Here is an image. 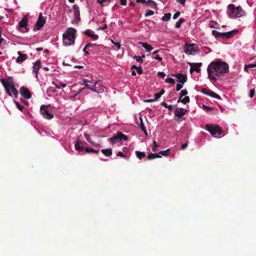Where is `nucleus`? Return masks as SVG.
Here are the masks:
<instances>
[{"instance_id":"obj_29","label":"nucleus","mask_w":256,"mask_h":256,"mask_svg":"<svg viewBox=\"0 0 256 256\" xmlns=\"http://www.w3.org/2000/svg\"><path fill=\"white\" fill-rule=\"evenodd\" d=\"M171 17L170 13H166L164 16L162 17V20L163 21H168V20Z\"/></svg>"},{"instance_id":"obj_28","label":"nucleus","mask_w":256,"mask_h":256,"mask_svg":"<svg viewBox=\"0 0 256 256\" xmlns=\"http://www.w3.org/2000/svg\"><path fill=\"white\" fill-rule=\"evenodd\" d=\"M202 92L203 94L209 96H212L211 94L213 92L212 90L206 88H202Z\"/></svg>"},{"instance_id":"obj_50","label":"nucleus","mask_w":256,"mask_h":256,"mask_svg":"<svg viewBox=\"0 0 256 256\" xmlns=\"http://www.w3.org/2000/svg\"><path fill=\"white\" fill-rule=\"evenodd\" d=\"M188 142L183 144L180 147V150L185 149L188 146Z\"/></svg>"},{"instance_id":"obj_17","label":"nucleus","mask_w":256,"mask_h":256,"mask_svg":"<svg viewBox=\"0 0 256 256\" xmlns=\"http://www.w3.org/2000/svg\"><path fill=\"white\" fill-rule=\"evenodd\" d=\"M72 8L74 10V16L75 20H80V12L79 10V7L77 4H74L72 6Z\"/></svg>"},{"instance_id":"obj_19","label":"nucleus","mask_w":256,"mask_h":256,"mask_svg":"<svg viewBox=\"0 0 256 256\" xmlns=\"http://www.w3.org/2000/svg\"><path fill=\"white\" fill-rule=\"evenodd\" d=\"M98 82L96 81L94 82L93 88H91V90L97 93H100L104 92V88L102 86L98 88L97 86L98 84Z\"/></svg>"},{"instance_id":"obj_23","label":"nucleus","mask_w":256,"mask_h":256,"mask_svg":"<svg viewBox=\"0 0 256 256\" xmlns=\"http://www.w3.org/2000/svg\"><path fill=\"white\" fill-rule=\"evenodd\" d=\"M161 158V156H160L159 154H153V153H150L147 156V158L148 160H152L155 158Z\"/></svg>"},{"instance_id":"obj_32","label":"nucleus","mask_w":256,"mask_h":256,"mask_svg":"<svg viewBox=\"0 0 256 256\" xmlns=\"http://www.w3.org/2000/svg\"><path fill=\"white\" fill-rule=\"evenodd\" d=\"M53 84L58 88H65L66 86V84H63L60 82H59L58 84H56L53 82Z\"/></svg>"},{"instance_id":"obj_42","label":"nucleus","mask_w":256,"mask_h":256,"mask_svg":"<svg viewBox=\"0 0 256 256\" xmlns=\"http://www.w3.org/2000/svg\"><path fill=\"white\" fill-rule=\"evenodd\" d=\"M188 94V92L186 90H182L180 92V98H182V96L186 95Z\"/></svg>"},{"instance_id":"obj_58","label":"nucleus","mask_w":256,"mask_h":256,"mask_svg":"<svg viewBox=\"0 0 256 256\" xmlns=\"http://www.w3.org/2000/svg\"><path fill=\"white\" fill-rule=\"evenodd\" d=\"M148 2L151 3V5L152 6H156V3L152 1L151 0H148Z\"/></svg>"},{"instance_id":"obj_35","label":"nucleus","mask_w":256,"mask_h":256,"mask_svg":"<svg viewBox=\"0 0 256 256\" xmlns=\"http://www.w3.org/2000/svg\"><path fill=\"white\" fill-rule=\"evenodd\" d=\"M154 12L152 10H146V13L145 14L146 16H148L153 15Z\"/></svg>"},{"instance_id":"obj_53","label":"nucleus","mask_w":256,"mask_h":256,"mask_svg":"<svg viewBox=\"0 0 256 256\" xmlns=\"http://www.w3.org/2000/svg\"><path fill=\"white\" fill-rule=\"evenodd\" d=\"M204 108L206 112H209V111H210V110H212L211 108H210L209 106H204Z\"/></svg>"},{"instance_id":"obj_25","label":"nucleus","mask_w":256,"mask_h":256,"mask_svg":"<svg viewBox=\"0 0 256 256\" xmlns=\"http://www.w3.org/2000/svg\"><path fill=\"white\" fill-rule=\"evenodd\" d=\"M164 90L162 89L160 90V92L156 93L154 94V100H155V101L157 100L164 93Z\"/></svg>"},{"instance_id":"obj_55","label":"nucleus","mask_w":256,"mask_h":256,"mask_svg":"<svg viewBox=\"0 0 256 256\" xmlns=\"http://www.w3.org/2000/svg\"><path fill=\"white\" fill-rule=\"evenodd\" d=\"M90 38H91L94 40H97L98 38V36L97 34H92V35H91Z\"/></svg>"},{"instance_id":"obj_34","label":"nucleus","mask_w":256,"mask_h":256,"mask_svg":"<svg viewBox=\"0 0 256 256\" xmlns=\"http://www.w3.org/2000/svg\"><path fill=\"white\" fill-rule=\"evenodd\" d=\"M169 150H170L169 149H167L166 150L160 151L158 152V154H160L164 156H167L168 155V152Z\"/></svg>"},{"instance_id":"obj_11","label":"nucleus","mask_w":256,"mask_h":256,"mask_svg":"<svg viewBox=\"0 0 256 256\" xmlns=\"http://www.w3.org/2000/svg\"><path fill=\"white\" fill-rule=\"evenodd\" d=\"M48 106L42 105L40 106V112L44 118L50 120L54 117V116L52 114L48 112Z\"/></svg>"},{"instance_id":"obj_4","label":"nucleus","mask_w":256,"mask_h":256,"mask_svg":"<svg viewBox=\"0 0 256 256\" xmlns=\"http://www.w3.org/2000/svg\"><path fill=\"white\" fill-rule=\"evenodd\" d=\"M228 14L231 18H240L244 16V11L240 6L235 7L234 4H230L228 6Z\"/></svg>"},{"instance_id":"obj_31","label":"nucleus","mask_w":256,"mask_h":256,"mask_svg":"<svg viewBox=\"0 0 256 256\" xmlns=\"http://www.w3.org/2000/svg\"><path fill=\"white\" fill-rule=\"evenodd\" d=\"M14 102L16 104V107L18 108V110H20L21 112H22L23 109L24 108V106H22V105H20L18 102H17V101L15 100H14Z\"/></svg>"},{"instance_id":"obj_5","label":"nucleus","mask_w":256,"mask_h":256,"mask_svg":"<svg viewBox=\"0 0 256 256\" xmlns=\"http://www.w3.org/2000/svg\"><path fill=\"white\" fill-rule=\"evenodd\" d=\"M238 30H233L226 32H220L216 30L212 31V34L216 38H220L222 39H228L234 36L238 32Z\"/></svg>"},{"instance_id":"obj_64","label":"nucleus","mask_w":256,"mask_h":256,"mask_svg":"<svg viewBox=\"0 0 256 256\" xmlns=\"http://www.w3.org/2000/svg\"><path fill=\"white\" fill-rule=\"evenodd\" d=\"M174 108V106H172V105H170V106H168V108L170 110H172Z\"/></svg>"},{"instance_id":"obj_39","label":"nucleus","mask_w":256,"mask_h":256,"mask_svg":"<svg viewBox=\"0 0 256 256\" xmlns=\"http://www.w3.org/2000/svg\"><path fill=\"white\" fill-rule=\"evenodd\" d=\"M84 138H86V139L87 140V141L90 144H91V142L92 141L91 140L90 135L86 133V134H84Z\"/></svg>"},{"instance_id":"obj_60","label":"nucleus","mask_w":256,"mask_h":256,"mask_svg":"<svg viewBox=\"0 0 256 256\" xmlns=\"http://www.w3.org/2000/svg\"><path fill=\"white\" fill-rule=\"evenodd\" d=\"M120 4L122 6H126V0H120Z\"/></svg>"},{"instance_id":"obj_21","label":"nucleus","mask_w":256,"mask_h":256,"mask_svg":"<svg viewBox=\"0 0 256 256\" xmlns=\"http://www.w3.org/2000/svg\"><path fill=\"white\" fill-rule=\"evenodd\" d=\"M140 44H141L148 52L151 51L153 49L152 46L146 42H140Z\"/></svg>"},{"instance_id":"obj_7","label":"nucleus","mask_w":256,"mask_h":256,"mask_svg":"<svg viewBox=\"0 0 256 256\" xmlns=\"http://www.w3.org/2000/svg\"><path fill=\"white\" fill-rule=\"evenodd\" d=\"M128 140V136L122 134V132H118L117 134L110 138V142L112 144L121 142Z\"/></svg>"},{"instance_id":"obj_8","label":"nucleus","mask_w":256,"mask_h":256,"mask_svg":"<svg viewBox=\"0 0 256 256\" xmlns=\"http://www.w3.org/2000/svg\"><path fill=\"white\" fill-rule=\"evenodd\" d=\"M184 52L187 54H194L197 51V46L196 44H188L186 43L184 44Z\"/></svg>"},{"instance_id":"obj_1","label":"nucleus","mask_w":256,"mask_h":256,"mask_svg":"<svg viewBox=\"0 0 256 256\" xmlns=\"http://www.w3.org/2000/svg\"><path fill=\"white\" fill-rule=\"evenodd\" d=\"M228 65L224 62L216 61L212 62L208 68V78L216 81L220 78L222 74L228 72Z\"/></svg>"},{"instance_id":"obj_44","label":"nucleus","mask_w":256,"mask_h":256,"mask_svg":"<svg viewBox=\"0 0 256 256\" xmlns=\"http://www.w3.org/2000/svg\"><path fill=\"white\" fill-rule=\"evenodd\" d=\"M254 67H256V64H248V66H245L244 69L248 71L247 68H254Z\"/></svg>"},{"instance_id":"obj_12","label":"nucleus","mask_w":256,"mask_h":256,"mask_svg":"<svg viewBox=\"0 0 256 256\" xmlns=\"http://www.w3.org/2000/svg\"><path fill=\"white\" fill-rule=\"evenodd\" d=\"M190 72L192 74L193 72L196 71V72H200V67L202 66V64L199 63H190Z\"/></svg>"},{"instance_id":"obj_3","label":"nucleus","mask_w":256,"mask_h":256,"mask_svg":"<svg viewBox=\"0 0 256 256\" xmlns=\"http://www.w3.org/2000/svg\"><path fill=\"white\" fill-rule=\"evenodd\" d=\"M76 30L73 28H69L63 34V42L65 46H70L74 43Z\"/></svg>"},{"instance_id":"obj_27","label":"nucleus","mask_w":256,"mask_h":256,"mask_svg":"<svg viewBox=\"0 0 256 256\" xmlns=\"http://www.w3.org/2000/svg\"><path fill=\"white\" fill-rule=\"evenodd\" d=\"M140 128L141 130L144 132L146 136H147L148 132H147L146 128L144 126V124L142 122V118H140Z\"/></svg>"},{"instance_id":"obj_13","label":"nucleus","mask_w":256,"mask_h":256,"mask_svg":"<svg viewBox=\"0 0 256 256\" xmlns=\"http://www.w3.org/2000/svg\"><path fill=\"white\" fill-rule=\"evenodd\" d=\"M20 94L26 99L31 98V94L29 90L25 87H22L20 90Z\"/></svg>"},{"instance_id":"obj_10","label":"nucleus","mask_w":256,"mask_h":256,"mask_svg":"<svg viewBox=\"0 0 256 256\" xmlns=\"http://www.w3.org/2000/svg\"><path fill=\"white\" fill-rule=\"evenodd\" d=\"M28 24V20L26 16L22 18L18 23V30L22 32H24L27 30V26Z\"/></svg>"},{"instance_id":"obj_16","label":"nucleus","mask_w":256,"mask_h":256,"mask_svg":"<svg viewBox=\"0 0 256 256\" xmlns=\"http://www.w3.org/2000/svg\"><path fill=\"white\" fill-rule=\"evenodd\" d=\"M41 68L40 61V60H37L35 63L34 66H33V70L32 72L35 74L36 78H38V74L40 69Z\"/></svg>"},{"instance_id":"obj_57","label":"nucleus","mask_w":256,"mask_h":256,"mask_svg":"<svg viewBox=\"0 0 256 256\" xmlns=\"http://www.w3.org/2000/svg\"><path fill=\"white\" fill-rule=\"evenodd\" d=\"M178 2L181 4H184L186 0H176Z\"/></svg>"},{"instance_id":"obj_38","label":"nucleus","mask_w":256,"mask_h":256,"mask_svg":"<svg viewBox=\"0 0 256 256\" xmlns=\"http://www.w3.org/2000/svg\"><path fill=\"white\" fill-rule=\"evenodd\" d=\"M92 46H96V44H92L91 42H89V43L87 44L84 48L82 51L86 50V48H89Z\"/></svg>"},{"instance_id":"obj_45","label":"nucleus","mask_w":256,"mask_h":256,"mask_svg":"<svg viewBox=\"0 0 256 256\" xmlns=\"http://www.w3.org/2000/svg\"><path fill=\"white\" fill-rule=\"evenodd\" d=\"M84 34L88 36L89 37H90L92 34V31L90 30H87L85 31Z\"/></svg>"},{"instance_id":"obj_52","label":"nucleus","mask_w":256,"mask_h":256,"mask_svg":"<svg viewBox=\"0 0 256 256\" xmlns=\"http://www.w3.org/2000/svg\"><path fill=\"white\" fill-rule=\"evenodd\" d=\"M158 75L161 76L162 78H164L166 76V74L164 72H158Z\"/></svg>"},{"instance_id":"obj_18","label":"nucleus","mask_w":256,"mask_h":256,"mask_svg":"<svg viewBox=\"0 0 256 256\" xmlns=\"http://www.w3.org/2000/svg\"><path fill=\"white\" fill-rule=\"evenodd\" d=\"M18 56L16 58V62L18 63H22L28 58L26 54L21 53L20 52H18Z\"/></svg>"},{"instance_id":"obj_59","label":"nucleus","mask_w":256,"mask_h":256,"mask_svg":"<svg viewBox=\"0 0 256 256\" xmlns=\"http://www.w3.org/2000/svg\"><path fill=\"white\" fill-rule=\"evenodd\" d=\"M90 144L94 147H98V146H100V144H96V143H94V142H92Z\"/></svg>"},{"instance_id":"obj_62","label":"nucleus","mask_w":256,"mask_h":256,"mask_svg":"<svg viewBox=\"0 0 256 256\" xmlns=\"http://www.w3.org/2000/svg\"><path fill=\"white\" fill-rule=\"evenodd\" d=\"M154 101H155V100H154V99H148V100H145V102H154Z\"/></svg>"},{"instance_id":"obj_20","label":"nucleus","mask_w":256,"mask_h":256,"mask_svg":"<svg viewBox=\"0 0 256 256\" xmlns=\"http://www.w3.org/2000/svg\"><path fill=\"white\" fill-rule=\"evenodd\" d=\"M74 147L76 150H77L82 151L84 150L82 142L79 140H76L74 144Z\"/></svg>"},{"instance_id":"obj_63","label":"nucleus","mask_w":256,"mask_h":256,"mask_svg":"<svg viewBox=\"0 0 256 256\" xmlns=\"http://www.w3.org/2000/svg\"><path fill=\"white\" fill-rule=\"evenodd\" d=\"M162 106H164V107H165L166 108H168V104L166 102H162Z\"/></svg>"},{"instance_id":"obj_22","label":"nucleus","mask_w":256,"mask_h":256,"mask_svg":"<svg viewBox=\"0 0 256 256\" xmlns=\"http://www.w3.org/2000/svg\"><path fill=\"white\" fill-rule=\"evenodd\" d=\"M102 152L106 156H110L112 154V149L108 148L107 149H102L101 150Z\"/></svg>"},{"instance_id":"obj_26","label":"nucleus","mask_w":256,"mask_h":256,"mask_svg":"<svg viewBox=\"0 0 256 256\" xmlns=\"http://www.w3.org/2000/svg\"><path fill=\"white\" fill-rule=\"evenodd\" d=\"M84 150L86 152H94V153H95L96 154H98L99 153V150H94V148H88V147H87L86 148H84Z\"/></svg>"},{"instance_id":"obj_6","label":"nucleus","mask_w":256,"mask_h":256,"mask_svg":"<svg viewBox=\"0 0 256 256\" xmlns=\"http://www.w3.org/2000/svg\"><path fill=\"white\" fill-rule=\"evenodd\" d=\"M206 129L214 138L218 137L222 134V130L218 124H206Z\"/></svg>"},{"instance_id":"obj_43","label":"nucleus","mask_w":256,"mask_h":256,"mask_svg":"<svg viewBox=\"0 0 256 256\" xmlns=\"http://www.w3.org/2000/svg\"><path fill=\"white\" fill-rule=\"evenodd\" d=\"M111 42L116 46H117L118 49L120 50V44L119 42H116L112 40H111Z\"/></svg>"},{"instance_id":"obj_14","label":"nucleus","mask_w":256,"mask_h":256,"mask_svg":"<svg viewBox=\"0 0 256 256\" xmlns=\"http://www.w3.org/2000/svg\"><path fill=\"white\" fill-rule=\"evenodd\" d=\"M172 76H176L177 78V81L182 84H184L187 80L186 74L178 73L176 74H172Z\"/></svg>"},{"instance_id":"obj_46","label":"nucleus","mask_w":256,"mask_h":256,"mask_svg":"<svg viewBox=\"0 0 256 256\" xmlns=\"http://www.w3.org/2000/svg\"><path fill=\"white\" fill-rule=\"evenodd\" d=\"M180 12H177L176 13L174 14V15L173 16V18L174 19H176L178 17L180 16Z\"/></svg>"},{"instance_id":"obj_30","label":"nucleus","mask_w":256,"mask_h":256,"mask_svg":"<svg viewBox=\"0 0 256 256\" xmlns=\"http://www.w3.org/2000/svg\"><path fill=\"white\" fill-rule=\"evenodd\" d=\"M185 22L184 18H181L179 19L178 21L176 22V28H180L181 26L182 23Z\"/></svg>"},{"instance_id":"obj_56","label":"nucleus","mask_w":256,"mask_h":256,"mask_svg":"<svg viewBox=\"0 0 256 256\" xmlns=\"http://www.w3.org/2000/svg\"><path fill=\"white\" fill-rule=\"evenodd\" d=\"M136 70L138 74H142V70L141 67H138Z\"/></svg>"},{"instance_id":"obj_51","label":"nucleus","mask_w":256,"mask_h":256,"mask_svg":"<svg viewBox=\"0 0 256 256\" xmlns=\"http://www.w3.org/2000/svg\"><path fill=\"white\" fill-rule=\"evenodd\" d=\"M82 82H83V84L84 85L88 84V83L92 82L90 80L86 79V78L83 79Z\"/></svg>"},{"instance_id":"obj_40","label":"nucleus","mask_w":256,"mask_h":256,"mask_svg":"<svg viewBox=\"0 0 256 256\" xmlns=\"http://www.w3.org/2000/svg\"><path fill=\"white\" fill-rule=\"evenodd\" d=\"M158 146V145L156 144V142L155 140H153V146L152 148L153 152H156V148Z\"/></svg>"},{"instance_id":"obj_61","label":"nucleus","mask_w":256,"mask_h":256,"mask_svg":"<svg viewBox=\"0 0 256 256\" xmlns=\"http://www.w3.org/2000/svg\"><path fill=\"white\" fill-rule=\"evenodd\" d=\"M136 2L138 3L141 2L142 4H145L146 2V0H136Z\"/></svg>"},{"instance_id":"obj_9","label":"nucleus","mask_w":256,"mask_h":256,"mask_svg":"<svg viewBox=\"0 0 256 256\" xmlns=\"http://www.w3.org/2000/svg\"><path fill=\"white\" fill-rule=\"evenodd\" d=\"M46 20L42 16V14L40 13L39 14L38 18V20L36 21V24H34V31L38 30L42 28L44 26V24L46 23Z\"/></svg>"},{"instance_id":"obj_15","label":"nucleus","mask_w":256,"mask_h":256,"mask_svg":"<svg viewBox=\"0 0 256 256\" xmlns=\"http://www.w3.org/2000/svg\"><path fill=\"white\" fill-rule=\"evenodd\" d=\"M186 112V110L183 108H177L175 110L174 116L178 118H181Z\"/></svg>"},{"instance_id":"obj_54","label":"nucleus","mask_w":256,"mask_h":256,"mask_svg":"<svg viewBox=\"0 0 256 256\" xmlns=\"http://www.w3.org/2000/svg\"><path fill=\"white\" fill-rule=\"evenodd\" d=\"M154 58L155 60H158V61L160 62H161L162 60V58L161 57H160L158 55H156L154 57Z\"/></svg>"},{"instance_id":"obj_41","label":"nucleus","mask_w":256,"mask_h":256,"mask_svg":"<svg viewBox=\"0 0 256 256\" xmlns=\"http://www.w3.org/2000/svg\"><path fill=\"white\" fill-rule=\"evenodd\" d=\"M211 94H212V96H212V98H216L218 99V100H220V96L219 95H218V94L214 93V92H213Z\"/></svg>"},{"instance_id":"obj_48","label":"nucleus","mask_w":256,"mask_h":256,"mask_svg":"<svg viewBox=\"0 0 256 256\" xmlns=\"http://www.w3.org/2000/svg\"><path fill=\"white\" fill-rule=\"evenodd\" d=\"M254 96V89H252L250 90V98H252Z\"/></svg>"},{"instance_id":"obj_24","label":"nucleus","mask_w":256,"mask_h":256,"mask_svg":"<svg viewBox=\"0 0 256 256\" xmlns=\"http://www.w3.org/2000/svg\"><path fill=\"white\" fill-rule=\"evenodd\" d=\"M135 154L136 157L140 160H142V158L146 156V153L144 152H141L136 150Z\"/></svg>"},{"instance_id":"obj_37","label":"nucleus","mask_w":256,"mask_h":256,"mask_svg":"<svg viewBox=\"0 0 256 256\" xmlns=\"http://www.w3.org/2000/svg\"><path fill=\"white\" fill-rule=\"evenodd\" d=\"M166 82L170 84H174V78H169L166 80Z\"/></svg>"},{"instance_id":"obj_2","label":"nucleus","mask_w":256,"mask_h":256,"mask_svg":"<svg viewBox=\"0 0 256 256\" xmlns=\"http://www.w3.org/2000/svg\"><path fill=\"white\" fill-rule=\"evenodd\" d=\"M1 82L4 86L8 94L12 96L13 94L16 98L18 96V91L15 88L14 82L10 79H1Z\"/></svg>"},{"instance_id":"obj_49","label":"nucleus","mask_w":256,"mask_h":256,"mask_svg":"<svg viewBox=\"0 0 256 256\" xmlns=\"http://www.w3.org/2000/svg\"><path fill=\"white\" fill-rule=\"evenodd\" d=\"M117 156H120L122 158H126L127 156L124 154L122 152H118L117 154Z\"/></svg>"},{"instance_id":"obj_36","label":"nucleus","mask_w":256,"mask_h":256,"mask_svg":"<svg viewBox=\"0 0 256 256\" xmlns=\"http://www.w3.org/2000/svg\"><path fill=\"white\" fill-rule=\"evenodd\" d=\"M134 58L138 62L142 63L143 62V60L140 56H134Z\"/></svg>"},{"instance_id":"obj_33","label":"nucleus","mask_w":256,"mask_h":256,"mask_svg":"<svg viewBox=\"0 0 256 256\" xmlns=\"http://www.w3.org/2000/svg\"><path fill=\"white\" fill-rule=\"evenodd\" d=\"M190 100V98L188 96H186L182 100L181 102L183 103L184 104H186V103L189 102Z\"/></svg>"},{"instance_id":"obj_47","label":"nucleus","mask_w":256,"mask_h":256,"mask_svg":"<svg viewBox=\"0 0 256 256\" xmlns=\"http://www.w3.org/2000/svg\"><path fill=\"white\" fill-rule=\"evenodd\" d=\"M182 88V85L180 84H176V91L180 90Z\"/></svg>"}]
</instances>
